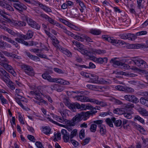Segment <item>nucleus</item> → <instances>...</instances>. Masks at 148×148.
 Listing matches in <instances>:
<instances>
[{"instance_id":"nucleus-35","label":"nucleus","mask_w":148,"mask_h":148,"mask_svg":"<svg viewBox=\"0 0 148 148\" xmlns=\"http://www.w3.org/2000/svg\"><path fill=\"white\" fill-rule=\"evenodd\" d=\"M138 110L139 113L143 116H147L148 115V112L144 108H140Z\"/></svg>"},{"instance_id":"nucleus-48","label":"nucleus","mask_w":148,"mask_h":148,"mask_svg":"<svg viewBox=\"0 0 148 148\" xmlns=\"http://www.w3.org/2000/svg\"><path fill=\"white\" fill-rule=\"evenodd\" d=\"M78 3L81 8L80 9L81 12H83L84 10L86 8L84 3L82 1H81L79 2V3Z\"/></svg>"},{"instance_id":"nucleus-45","label":"nucleus","mask_w":148,"mask_h":148,"mask_svg":"<svg viewBox=\"0 0 148 148\" xmlns=\"http://www.w3.org/2000/svg\"><path fill=\"white\" fill-rule=\"evenodd\" d=\"M80 35V36H82L83 37H84L85 40L86 41L90 42H93L92 39L89 37L87 35L82 34H81Z\"/></svg>"},{"instance_id":"nucleus-43","label":"nucleus","mask_w":148,"mask_h":148,"mask_svg":"<svg viewBox=\"0 0 148 148\" xmlns=\"http://www.w3.org/2000/svg\"><path fill=\"white\" fill-rule=\"evenodd\" d=\"M120 44H121L122 45H124L125 44V42L121 40H115L114 45L118 46Z\"/></svg>"},{"instance_id":"nucleus-4","label":"nucleus","mask_w":148,"mask_h":148,"mask_svg":"<svg viewBox=\"0 0 148 148\" xmlns=\"http://www.w3.org/2000/svg\"><path fill=\"white\" fill-rule=\"evenodd\" d=\"M116 59V58H112L110 60V62L113 63L114 65L120 66L121 67L125 69H128L129 68V65L125 64L124 62L121 61H117Z\"/></svg>"},{"instance_id":"nucleus-44","label":"nucleus","mask_w":148,"mask_h":148,"mask_svg":"<svg viewBox=\"0 0 148 148\" xmlns=\"http://www.w3.org/2000/svg\"><path fill=\"white\" fill-rule=\"evenodd\" d=\"M123 106L125 109H127L134 107V105L133 104L129 103L127 104H124Z\"/></svg>"},{"instance_id":"nucleus-21","label":"nucleus","mask_w":148,"mask_h":148,"mask_svg":"<svg viewBox=\"0 0 148 148\" xmlns=\"http://www.w3.org/2000/svg\"><path fill=\"white\" fill-rule=\"evenodd\" d=\"M0 5L2 7L5 8L10 11H14L13 8L9 4H7L2 1L0 2Z\"/></svg>"},{"instance_id":"nucleus-12","label":"nucleus","mask_w":148,"mask_h":148,"mask_svg":"<svg viewBox=\"0 0 148 148\" xmlns=\"http://www.w3.org/2000/svg\"><path fill=\"white\" fill-rule=\"evenodd\" d=\"M34 34L33 32L31 30H28L25 35L20 34V37L23 38L25 40L29 39L32 38Z\"/></svg>"},{"instance_id":"nucleus-51","label":"nucleus","mask_w":148,"mask_h":148,"mask_svg":"<svg viewBox=\"0 0 148 148\" xmlns=\"http://www.w3.org/2000/svg\"><path fill=\"white\" fill-rule=\"evenodd\" d=\"M77 132V130L76 129H75L71 132L70 136V139H72L73 137L76 135Z\"/></svg>"},{"instance_id":"nucleus-3","label":"nucleus","mask_w":148,"mask_h":148,"mask_svg":"<svg viewBox=\"0 0 148 148\" xmlns=\"http://www.w3.org/2000/svg\"><path fill=\"white\" fill-rule=\"evenodd\" d=\"M21 68L26 74L30 76L34 75L35 72L31 66L24 64L21 66Z\"/></svg>"},{"instance_id":"nucleus-56","label":"nucleus","mask_w":148,"mask_h":148,"mask_svg":"<svg viewBox=\"0 0 148 148\" xmlns=\"http://www.w3.org/2000/svg\"><path fill=\"white\" fill-rule=\"evenodd\" d=\"M119 37L121 39L124 40L128 39V34H120L119 35Z\"/></svg>"},{"instance_id":"nucleus-28","label":"nucleus","mask_w":148,"mask_h":148,"mask_svg":"<svg viewBox=\"0 0 148 148\" xmlns=\"http://www.w3.org/2000/svg\"><path fill=\"white\" fill-rule=\"evenodd\" d=\"M91 102L97 105H100L102 107H104L107 105V104L106 102H104L103 101H99L97 100L93 99V100H91Z\"/></svg>"},{"instance_id":"nucleus-38","label":"nucleus","mask_w":148,"mask_h":148,"mask_svg":"<svg viewBox=\"0 0 148 148\" xmlns=\"http://www.w3.org/2000/svg\"><path fill=\"white\" fill-rule=\"evenodd\" d=\"M25 53L29 57L30 59L32 60H34L39 59L38 57L32 55L29 52L25 51Z\"/></svg>"},{"instance_id":"nucleus-23","label":"nucleus","mask_w":148,"mask_h":148,"mask_svg":"<svg viewBox=\"0 0 148 148\" xmlns=\"http://www.w3.org/2000/svg\"><path fill=\"white\" fill-rule=\"evenodd\" d=\"M43 78L47 80L49 82H52L53 78H52L51 77L48 73V71H45L43 73L42 75Z\"/></svg>"},{"instance_id":"nucleus-50","label":"nucleus","mask_w":148,"mask_h":148,"mask_svg":"<svg viewBox=\"0 0 148 148\" xmlns=\"http://www.w3.org/2000/svg\"><path fill=\"white\" fill-rule=\"evenodd\" d=\"M97 127V125L95 124H92L90 128V131L92 132H95L96 130Z\"/></svg>"},{"instance_id":"nucleus-57","label":"nucleus","mask_w":148,"mask_h":148,"mask_svg":"<svg viewBox=\"0 0 148 148\" xmlns=\"http://www.w3.org/2000/svg\"><path fill=\"white\" fill-rule=\"evenodd\" d=\"M142 1L143 0H137V7L139 9H140L141 8H143V7L141 4Z\"/></svg>"},{"instance_id":"nucleus-22","label":"nucleus","mask_w":148,"mask_h":148,"mask_svg":"<svg viewBox=\"0 0 148 148\" xmlns=\"http://www.w3.org/2000/svg\"><path fill=\"white\" fill-rule=\"evenodd\" d=\"M77 99L82 102H88L92 103L91 102V100H93V99L88 98V97L83 96H79L77 97Z\"/></svg>"},{"instance_id":"nucleus-7","label":"nucleus","mask_w":148,"mask_h":148,"mask_svg":"<svg viewBox=\"0 0 148 148\" xmlns=\"http://www.w3.org/2000/svg\"><path fill=\"white\" fill-rule=\"evenodd\" d=\"M125 99L133 103H136L139 102V99L134 95H126L124 97Z\"/></svg>"},{"instance_id":"nucleus-1","label":"nucleus","mask_w":148,"mask_h":148,"mask_svg":"<svg viewBox=\"0 0 148 148\" xmlns=\"http://www.w3.org/2000/svg\"><path fill=\"white\" fill-rule=\"evenodd\" d=\"M128 63H131L133 62L135 65L141 68L144 69L147 67L146 62L142 59L138 57L133 58L132 59L128 60Z\"/></svg>"},{"instance_id":"nucleus-10","label":"nucleus","mask_w":148,"mask_h":148,"mask_svg":"<svg viewBox=\"0 0 148 148\" xmlns=\"http://www.w3.org/2000/svg\"><path fill=\"white\" fill-rule=\"evenodd\" d=\"M1 38L3 39L4 40L6 41L9 42L11 43L13 45H15V47L16 48H18L19 47L17 43L10 38H9L8 37L5 35H1Z\"/></svg>"},{"instance_id":"nucleus-63","label":"nucleus","mask_w":148,"mask_h":148,"mask_svg":"<svg viewBox=\"0 0 148 148\" xmlns=\"http://www.w3.org/2000/svg\"><path fill=\"white\" fill-rule=\"evenodd\" d=\"M90 140V138H87L82 141V144L83 145H85L89 143Z\"/></svg>"},{"instance_id":"nucleus-54","label":"nucleus","mask_w":148,"mask_h":148,"mask_svg":"<svg viewBox=\"0 0 148 148\" xmlns=\"http://www.w3.org/2000/svg\"><path fill=\"white\" fill-rule=\"evenodd\" d=\"M85 130L84 129H82L79 132V137L81 139H83L85 135Z\"/></svg>"},{"instance_id":"nucleus-40","label":"nucleus","mask_w":148,"mask_h":148,"mask_svg":"<svg viewBox=\"0 0 148 148\" xmlns=\"http://www.w3.org/2000/svg\"><path fill=\"white\" fill-rule=\"evenodd\" d=\"M87 87L89 89L94 90H97L99 89V87L98 86L88 84L86 85Z\"/></svg>"},{"instance_id":"nucleus-52","label":"nucleus","mask_w":148,"mask_h":148,"mask_svg":"<svg viewBox=\"0 0 148 148\" xmlns=\"http://www.w3.org/2000/svg\"><path fill=\"white\" fill-rule=\"evenodd\" d=\"M125 86H123L121 85H118L115 87V88L118 90L121 91L125 92Z\"/></svg>"},{"instance_id":"nucleus-30","label":"nucleus","mask_w":148,"mask_h":148,"mask_svg":"<svg viewBox=\"0 0 148 148\" xmlns=\"http://www.w3.org/2000/svg\"><path fill=\"white\" fill-rule=\"evenodd\" d=\"M130 48H135L138 49L140 48L147 47V46L145 45H144L142 44H131L130 45Z\"/></svg>"},{"instance_id":"nucleus-11","label":"nucleus","mask_w":148,"mask_h":148,"mask_svg":"<svg viewBox=\"0 0 148 148\" xmlns=\"http://www.w3.org/2000/svg\"><path fill=\"white\" fill-rule=\"evenodd\" d=\"M14 7L17 10L22 11L24 10H26L27 7L21 3H15L13 4Z\"/></svg>"},{"instance_id":"nucleus-64","label":"nucleus","mask_w":148,"mask_h":148,"mask_svg":"<svg viewBox=\"0 0 148 148\" xmlns=\"http://www.w3.org/2000/svg\"><path fill=\"white\" fill-rule=\"evenodd\" d=\"M26 25V23L23 21H18L17 22V26H19L20 27L25 26Z\"/></svg>"},{"instance_id":"nucleus-36","label":"nucleus","mask_w":148,"mask_h":148,"mask_svg":"<svg viewBox=\"0 0 148 148\" xmlns=\"http://www.w3.org/2000/svg\"><path fill=\"white\" fill-rule=\"evenodd\" d=\"M73 118L71 120H68L66 119H65V121L64 124L69 126H74L75 124V122Z\"/></svg>"},{"instance_id":"nucleus-55","label":"nucleus","mask_w":148,"mask_h":148,"mask_svg":"<svg viewBox=\"0 0 148 148\" xmlns=\"http://www.w3.org/2000/svg\"><path fill=\"white\" fill-rule=\"evenodd\" d=\"M8 15L4 10H2L0 9V15L3 17L6 18L7 17L5 15Z\"/></svg>"},{"instance_id":"nucleus-26","label":"nucleus","mask_w":148,"mask_h":148,"mask_svg":"<svg viewBox=\"0 0 148 148\" xmlns=\"http://www.w3.org/2000/svg\"><path fill=\"white\" fill-rule=\"evenodd\" d=\"M118 74L121 75H125L129 77H135L137 76V75L135 74L131 73H126L122 71H119V72H118Z\"/></svg>"},{"instance_id":"nucleus-53","label":"nucleus","mask_w":148,"mask_h":148,"mask_svg":"<svg viewBox=\"0 0 148 148\" xmlns=\"http://www.w3.org/2000/svg\"><path fill=\"white\" fill-rule=\"evenodd\" d=\"M128 39L129 40H134L136 38L135 35L134 34H132L130 33L128 34Z\"/></svg>"},{"instance_id":"nucleus-31","label":"nucleus","mask_w":148,"mask_h":148,"mask_svg":"<svg viewBox=\"0 0 148 148\" xmlns=\"http://www.w3.org/2000/svg\"><path fill=\"white\" fill-rule=\"evenodd\" d=\"M140 101L143 105L148 107V98L141 97L140 99Z\"/></svg>"},{"instance_id":"nucleus-8","label":"nucleus","mask_w":148,"mask_h":148,"mask_svg":"<svg viewBox=\"0 0 148 148\" xmlns=\"http://www.w3.org/2000/svg\"><path fill=\"white\" fill-rule=\"evenodd\" d=\"M27 22L28 25L32 27L37 30H39L40 29V25L32 19L29 18L27 20Z\"/></svg>"},{"instance_id":"nucleus-9","label":"nucleus","mask_w":148,"mask_h":148,"mask_svg":"<svg viewBox=\"0 0 148 148\" xmlns=\"http://www.w3.org/2000/svg\"><path fill=\"white\" fill-rule=\"evenodd\" d=\"M68 106L71 110L74 112L76 111V108L79 109L80 107V105L77 103H69L68 104Z\"/></svg>"},{"instance_id":"nucleus-41","label":"nucleus","mask_w":148,"mask_h":148,"mask_svg":"<svg viewBox=\"0 0 148 148\" xmlns=\"http://www.w3.org/2000/svg\"><path fill=\"white\" fill-rule=\"evenodd\" d=\"M42 131L44 133L48 135L50 134L51 129L50 127L46 126L43 128Z\"/></svg>"},{"instance_id":"nucleus-25","label":"nucleus","mask_w":148,"mask_h":148,"mask_svg":"<svg viewBox=\"0 0 148 148\" xmlns=\"http://www.w3.org/2000/svg\"><path fill=\"white\" fill-rule=\"evenodd\" d=\"M38 4L41 8L45 12H52V10L50 8L44 5L42 3L40 2H38Z\"/></svg>"},{"instance_id":"nucleus-19","label":"nucleus","mask_w":148,"mask_h":148,"mask_svg":"<svg viewBox=\"0 0 148 148\" xmlns=\"http://www.w3.org/2000/svg\"><path fill=\"white\" fill-rule=\"evenodd\" d=\"M40 16L44 18L46 21L49 22L51 24L53 25L55 20L52 19L48 16L45 14H41Z\"/></svg>"},{"instance_id":"nucleus-5","label":"nucleus","mask_w":148,"mask_h":148,"mask_svg":"<svg viewBox=\"0 0 148 148\" xmlns=\"http://www.w3.org/2000/svg\"><path fill=\"white\" fill-rule=\"evenodd\" d=\"M10 76L9 73H7L4 69H0V78L5 82L10 81Z\"/></svg>"},{"instance_id":"nucleus-20","label":"nucleus","mask_w":148,"mask_h":148,"mask_svg":"<svg viewBox=\"0 0 148 148\" xmlns=\"http://www.w3.org/2000/svg\"><path fill=\"white\" fill-rule=\"evenodd\" d=\"M101 37L103 40L107 41L114 45L115 39H114L112 37H110L108 35H102Z\"/></svg>"},{"instance_id":"nucleus-6","label":"nucleus","mask_w":148,"mask_h":148,"mask_svg":"<svg viewBox=\"0 0 148 148\" xmlns=\"http://www.w3.org/2000/svg\"><path fill=\"white\" fill-rule=\"evenodd\" d=\"M0 65L3 66L4 68L7 71L11 74L14 76H16V73L14 71L12 67L8 63H5L3 62H0Z\"/></svg>"},{"instance_id":"nucleus-47","label":"nucleus","mask_w":148,"mask_h":148,"mask_svg":"<svg viewBox=\"0 0 148 148\" xmlns=\"http://www.w3.org/2000/svg\"><path fill=\"white\" fill-rule=\"evenodd\" d=\"M106 123L110 127H113V122L112 120V119H111L110 118H107L106 119Z\"/></svg>"},{"instance_id":"nucleus-49","label":"nucleus","mask_w":148,"mask_h":148,"mask_svg":"<svg viewBox=\"0 0 148 148\" xmlns=\"http://www.w3.org/2000/svg\"><path fill=\"white\" fill-rule=\"evenodd\" d=\"M134 126L137 128L138 130H139L141 132H145V130L141 125L136 123L135 125Z\"/></svg>"},{"instance_id":"nucleus-32","label":"nucleus","mask_w":148,"mask_h":148,"mask_svg":"<svg viewBox=\"0 0 148 148\" xmlns=\"http://www.w3.org/2000/svg\"><path fill=\"white\" fill-rule=\"evenodd\" d=\"M73 120L75 122L77 121V122H79L83 119L82 115V114L80 112L79 114H77L73 118Z\"/></svg>"},{"instance_id":"nucleus-42","label":"nucleus","mask_w":148,"mask_h":148,"mask_svg":"<svg viewBox=\"0 0 148 148\" xmlns=\"http://www.w3.org/2000/svg\"><path fill=\"white\" fill-rule=\"evenodd\" d=\"M47 119L50 122H52L53 123L57 125L58 126H60L62 127H64V125L62 124H61L57 122L53 121L52 119L50 117H47Z\"/></svg>"},{"instance_id":"nucleus-34","label":"nucleus","mask_w":148,"mask_h":148,"mask_svg":"<svg viewBox=\"0 0 148 148\" xmlns=\"http://www.w3.org/2000/svg\"><path fill=\"white\" fill-rule=\"evenodd\" d=\"M89 32L94 35H99L101 33V31L99 29H90L89 31Z\"/></svg>"},{"instance_id":"nucleus-17","label":"nucleus","mask_w":148,"mask_h":148,"mask_svg":"<svg viewBox=\"0 0 148 148\" xmlns=\"http://www.w3.org/2000/svg\"><path fill=\"white\" fill-rule=\"evenodd\" d=\"M51 115L54 119L60 123L64 124L66 119H64L63 117H61L60 116H58L56 115L53 114H51Z\"/></svg>"},{"instance_id":"nucleus-59","label":"nucleus","mask_w":148,"mask_h":148,"mask_svg":"<svg viewBox=\"0 0 148 148\" xmlns=\"http://www.w3.org/2000/svg\"><path fill=\"white\" fill-rule=\"evenodd\" d=\"M91 51L94 54H101V50L92 49Z\"/></svg>"},{"instance_id":"nucleus-2","label":"nucleus","mask_w":148,"mask_h":148,"mask_svg":"<svg viewBox=\"0 0 148 148\" xmlns=\"http://www.w3.org/2000/svg\"><path fill=\"white\" fill-rule=\"evenodd\" d=\"M30 93L34 96V98L35 99L39 101H40L41 102H42L43 103L46 105H48L47 102L42 99L41 96V95H42V93L39 90L31 91Z\"/></svg>"},{"instance_id":"nucleus-58","label":"nucleus","mask_w":148,"mask_h":148,"mask_svg":"<svg viewBox=\"0 0 148 148\" xmlns=\"http://www.w3.org/2000/svg\"><path fill=\"white\" fill-rule=\"evenodd\" d=\"M132 112L130 113L125 112L123 115L127 119H131L132 118Z\"/></svg>"},{"instance_id":"nucleus-16","label":"nucleus","mask_w":148,"mask_h":148,"mask_svg":"<svg viewBox=\"0 0 148 148\" xmlns=\"http://www.w3.org/2000/svg\"><path fill=\"white\" fill-rule=\"evenodd\" d=\"M90 79L92 82L98 84V83H102V82L98 80L99 77L96 75L91 74L89 78Z\"/></svg>"},{"instance_id":"nucleus-39","label":"nucleus","mask_w":148,"mask_h":148,"mask_svg":"<svg viewBox=\"0 0 148 148\" xmlns=\"http://www.w3.org/2000/svg\"><path fill=\"white\" fill-rule=\"evenodd\" d=\"M100 128V132L101 135L103 136L105 134L106 131L105 127L102 125H100L99 126Z\"/></svg>"},{"instance_id":"nucleus-14","label":"nucleus","mask_w":148,"mask_h":148,"mask_svg":"<svg viewBox=\"0 0 148 148\" xmlns=\"http://www.w3.org/2000/svg\"><path fill=\"white\" fill-rule=\"evenodd\" d=\"M52 82H56L61 84L68 85L70 84L69 82L60 78H53Z\"/></svg>"},{"instance_id":"nucleus-46","label":"nucleus","mask_w":148,"mask_h":148,"mask_svg":"<svg viewBox=\"0 0 148 148\" xmlns=\"http://www.w3.org/2000/svg\"><path fill=\"white\" fill-rule=\"evenodd\" d=\"M5 83L9 85L11 89L13 90L15 89L14 83L10 80V81H8V82H6Z\"/></svg>"},{"instance_id":"nucleus-15","label":"nucleus","mask_w":148,"mask_h":148,"mask_svg":"<svg viewBox=\"0 0 148 148\" xmlns=\"http://www.w3.org/2000/svg\"><path fill=\"white\" fill-rule=\"evenodd\" d=\"M57 49L60 50L62 52L67 56L68 57H71L72 56L71 53L67 49L64 48L62 47H57Z\"/></svg>"},{"instance_id":"nucleus-18","label":"nucleus","mask_w":148,"mask_h":148,"mask_svg":"<svg viewBox=\"0 0 148 148\" xmlns=\"http://www.w3.org/2000/svg\"><path fill=\"white\" fill-rule=\"evenodd\" d=\"M3 29L14 37L17 36L18 37H20V34L14 32L13 31L6 27L5 26Z\"/></svg>"},{"instance_id":"nucleus-37","label":"nucleus","mask_w":148,"mask_h":148,"mask_svg":"<svg viewBox=\"0 0 148 148\" xmlns=\"http://www.w3.org/2000/svg\"><path fill=\"white\" fill-rule=\"evenodd\" d=\"M25 53L29 57L30 59L32 60H34L39 59L38 57L32 55L29 52L25 51Z\"/></svg>"},{"instance_id":"nucleus-33","label":"nucleus","mask_w":148,"mask_h":148,"mask_svg":"<svg viewBox=\"0 0 148 148\" xmlns=\"http://www.w3.org/2000/svg\"><path fill=\"white\" fill-rule=\"evenodd\" d=\"M81 113L82 115L83 119L84 121H86L91 115L89 111L86 112H81Z\"/></svg>"},{"instance_id":"nucleus-62","label":"nucleus","mask_w":148,"mask_h":148,"mask_svg":"<svg viewBox=\"0 0 148 148\" xmlns=\"http://www.w3.org/2000/svg\"><path fill=\"white\" fill-rule=\"evenodd\" d=\"M147 33V32L146 31H142L139 32H137L136 34V36H139L142 35L146 34Z\"/></svg>"},{"instance_id":"nucleus-13","label":"nucleus","mask_w":148,"mask_h":148,"mask_svg":"<svg viewBox=\"0 0 148 148\" xmlns=\"http://www.w3.org/2000/svg\"><path fill=\"white\" fill-rule=\"evenodd\" d=\"M61 133L63 135V137L64 141L66 143L68 142L69 139L70 138L69 134L68 133L66 130L64 129L62 130Z\"/></svg>"},{"instance_id":"nucleus-24","label":"nucleus","mask_w":148,"mask_h":148,"mask_svg":"<svg viewBox=\"0 0 148 148\" xmlns=\"http://www.w3.org/2000/svg\"><path fill=\"white\" fill-rule=\"evenodd\" d=\"M94 61L99 64H102L103 62L106 63L107 62L108 58H107L105 57L103 58H94Z\"/></svg>"},{"instance_id":"nucleus-27","label":"nucleus","mask_w":148,"mask_h":148,"mask_svg":"<svg viewBox=\"0 0 148 148\" xmlns=\"http://www.w3.org/2000/svg\"><path fill=\"white\" fill-rule=\"evenodd\" d=\"M51 39L52 40V44L55 47H56L57 49V47H61L58 45L59 43V41L58 40L57 38L54 36H52L51 37Z\"/></svg>"},{"instance_id":"nucleus-61","label":"nucleus","mask_w":148,"mask_h":148,"mask_svg":"<svg viewBox=\"0 0 148 148\" xmlns=\"http://www.w3.org/2000/svg\"><path fill=\"white\" fill-rule=\"evenodd\" d=\"M63 32L67 35L69 36H71V37H72L73 36V34L71 32L67 30L66 29H66L64 30Z\"/></svg>"},{"instance_id":"nucleus-60","label":"nucleus","mask_w":148,"mask_h":148,"mask_svg":"<svg viewBox=\"0 0 148 148\" xmlns=\"http://www.w3.org/2000/svg\"><path fill=\"white\" fill-rule=\"evenodd\" d=\"M134 90L132 88L125 86V92H134Z\"/></svg>"},{"instance_id":"nucleus-29","label":"nucleus","mask_w":148,"mask_h":148,"mask_svg":"<svg viewBox=\"0 0 148 148\" xmlns=\"http://www.w3.org/2000/svg\"><path fill=\"white\" fill-rule=\"evenodd\" d=\"M112 120L116 127H119L121 125L122 122L121 120L120 119L116 120V119L115 117L112 118Z\"/></svg>"}]
</instances>
